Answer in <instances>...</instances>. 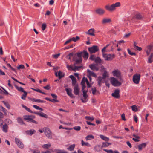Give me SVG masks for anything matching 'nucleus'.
Listing matches in <instances>:
<instances>
[{"label":"nucleus","instance_id":"obj_2","mask_svg":"<svg viewBox=\"0 0 153 153\" xmlns=\"http://www.w3.org/2000/svg\"><path fill=\"white\" fill-rule=\"evenodd\" d=\"M108 51L106 50L105 47H103L102 50V56L105 61H111L115 58V55L114 54H108L105 53Z\"/></svg>","mask_w":153,"mask_h":153},{"label":"nucleus","instance_id":"obj_36","mask_svg":"<svg viewBox=\"0 0 153 153\" xmlns=\"http://www.w3.org/2000/svg\"><path fill=\"white\" fill-rule=\"evenodd\" d=\"M75 147V144H73L71 145L68 147L67 148V150L72 151L74 150Z\"/></svg>","mask_w":153,"mask_h":153},{"label":"nucleus","instance_id":"obj_40","mask_svg":"<svg viewBox=\"0 0 153 153\" xmlns=\"http://www.w3.org/2000/svg\"><path fill=\"white\" fill-rule=\"evenodd\" d=\"M22 107L24 108L28 112H30L31 113H34V112H33L29 108H28L26 106H25L24 105L22 104Z\"/></svg>","mask_w":153,"mask_h":153},{"label":"nucleus","instance_id":"obj_34","mask_svg":"<svg viewBox=\"0 0 153 153\" xmlns=\"http://www.w3.org/2000/svg\"><path fill=\"white\" fill-rule=\"evenodd\" d=\"M51 95L52 96L53 98L52 99V100H55V101H53L54 102H59V101L57 99V96L55 94L52 93L51 94Z\"/></svg>","mask_w":153,"mask_h":153},{"label":"nucleus","instance_id":"obj_6","mask_svg":"<svg viewBox=\"0 0 153 153\" xmlns=\"http://www.w3.org/2000/svg\"><path fill=\"white\" fill-rule=\"evenodd\" d=\"M140 75L139 74H134L133 76V82L136 84H138L139 83Z\"/></svg>","mask_w":153,"mask_h":153},{"label":"nucleus","instance_id":"obj_41","mask_svg":"<svg viewBox=\"0 0 153 153\" xmlns=\"http://www.w3.org/2000/svg\"><path fill=\"white\" fill-rule=\"evenodd\" d=\"M81 144L82 146H87L88 147H91V145L89 143L85 142L82 140H81Z\"/></svg>","mask_w":153,"mask_h":153},{"label":"nucleus","instance_id":"obj_46","mask_svg":"<svg viewBox=\"0 0 153 153\" xmlns=\"http://www.w3.org/2000/svg\"><path fill=\"white\" fill-rule=\"evenodd\" d=\"M17 120L18 122L20 124H24L22 119L20 117L17 118Z\"/></svg>","mask_w":153,"mask_h":153},{"label":"nucleus","instance_id":"obj_4","mask_svg":"<svg viewBox=\"0 0 153 153\" xmlns=\"http://www.w3.org/2000/svg\"><path fill=\"white\" fill-rule=\"evenodd\" d=\"M44 132L46 137L49 139L52 138V132L50 129L47 127L44 128Z\"/></svg>","mask_w":153,"mask_h":153},{"label":"nucleus","instance_id":"obj_11","mask_svg":"<svg viewBox=\"0 0 153 153\" xmlns=\"http://www.w3.org/2000/svg\"><path fill=\"white\" fill-rule=\"evenodd\" d=\"M82 94L84 99H81V100L83 102H85L87 101V100H86V99L88 97V96L87 94V91L84 90V89H82Z\"/></svg>","mask_w":153,"mask_h":153},{"label":"nucleus","instance_id":"obj_53","mask_svg":"<svg viewBox=\"0 0 153 153\" xmlns=\"http://www.w3.org/2000/svg\"><path fill=\"white\" fill-rule=\"evenodd\" d=\"M79 39V38L78 36H76L75 38L73 37L71 38V41H73L74 42H76Z\"/></svg>","mask_w":153,"mask_h":153},{"label":"nucleus","instance_id":"obj_27","mask_svg":"<svg viewBox=\"0 0 153 153\" xmlns=\"http://www.w3.org/2000/svg\"><path fill=\"white\" fill-rule=\"evenodd\" d=\"M147 145V144L145 143H142L138 146V150L139 151L141 150L143 148H145Z\"/></svg>","mask_w":153,"mask_h":153},{"label":"nucleus","instance_id":"obj_12","mask_svg":"<svg viewBox=\"0 0 153 153\" xmlns=\"http://www.w3.org/2000/svg\"><path fill=\"white\" fill-rule=\"evenodd\" d=\"M120 91L118 89H116L114 92L112 94V96L116 98H120Z\"/></svg>","mask_w":153,"mask_h":153},{"label":"nucleus","instance_id":"obj_25","mask_svg":"<svg viewBox=\"0 0 153 153\" xmlns=\"http://www.w3.org/2000/svg\"><path fill=\"white\" fill-rule=\"evenodd\" d=\"M65 91L68 95L70 96L71 98H73L74 97V96L73 94L71 93V90L69 89L68 88L65 89Z\"/></svg>","mask_w":153,"mask_h":153},{"label":"nucleus","instance_id":"obj_15","mask_svg":"<svg viewBox=\"0 0 153 153\" xmlns=\"http://www.w3.org/2000/svg\"><path fill=\"white\" fill-rule=\"evenodd\" d=\"M133 19H135L138 20H141L143 18L142 15L140 13L137 12L133 17Z\"/></svg>","mask_w":153,"mask_h":153},{"label":"nucleus","instance_id":"obj_61","mask_svg":"<svg viewBox=\"0 0 153 153\" xmlns=\"http://www.w3.org/2000/svg\"><path fill=\"white\" fill-rule=\"evenodd\" d=\"M96 58L94 55H91L89 59L92 61H95Z\"/></svg>","mask_w":153,"mask_h":153},{"label":"nucleus","instance_id":"obj_16","mask_svg":"<svg viewBox=\"0 0 153 153\" xmlns=\"http://www.w3.org/2000/svg\"><path fill=\"white\" fill-rule=\"evenodd\" d=\"M34 114L38 115L41 117H45L46 118H48V116L45 114L44 113L42 112H34Z\"/></svg>","mask_w":153,"mask_h":153},{"label":"nucleus","instance_id":"obj_52","mask_svg":"<svg viewBox=\"0 0 153 153\" xmlns=\"http://www.w3.org/2000/svg\"><path fill=\"white\" fill-rule=\"evenodd\" d=\"M85 118L87 120H90L91 121H93L94 119L93 117H90L89 116H86L85 117Z\"/></svg>","mask_w":153,"mask_h":153},{"label":"nucleus","instance_id":"obj_57","mask_svg":"<svg viewBox=\"0 0 153 153\" xmlns=\"http://www.w3.org/2000/svg\"><path fill=\"white\" fill-rule=\"evenodd\" d=\"M82 52H80V53H77L76 57L82 59Z\"/></svg>","mask_w":153,"mask_h":153},{"label":"nucleus","instance_id":"obj_58","mask_svg":"<svg viewBox=\"0 0 153 153\" xmlns=\"http://www.w3.org/2000/svg\"><path fill=\"white\" fill-rule=\"evenodd\" d=\"M81 127L79 126H76L73 128L74 130L77 131H79L81 129Z\"/></svg>","mask_w":153,"mask_h":153},{"label":"nucleus","instance_id":"obj_19","mask_svg":"<svg viewBox=\"0 0 153 153\" xmlns=\"http://www.w3.org/2000/svg\"><path fill=\"white\" fill-rule=\"evenodd\" d=\"M55 75L56 76H58L59 79H60L61 78L64 76L65 74L60 71L58 73L57 72H56L55 73Z\"/></svg>","mask_w":153,"mask_h":153},{"label":"nucleus","instance_id":"obj_18","mask_svg":"<svg viewBox=\"0 0 153 153\" xmlns=\"http://www.w3.org/2000/svg\"><path fill=\"white\" fill-rule=\"evenodd\" d=\"M94 32V29L91 28L87 32H86V33L91 36H95Z\"/></svg>","mask_w":153,"mask_h":153},{"label":"nucleus","instance_id":"obj_48","mask_svg":"<svg viewBox=\"0 0 153 153\" xmlns=\"http://www.w3.org/2000/svg\"><path fill=\"white\" fill-rule=\"evenodd\" d=\"M27 95V92L26 91H25V92L24 93V94L22 95V96L21 97V99L24 100H25Z\"/></svg>","mask_w":153,"mask_h":153},{"label":"nucleus","instance_id":"obj_13","mask_svg":"<svg viewBox=\"0 0 153 153\" xmlns=\"http://www.w3.org/2000/svg\"><path fill=\"white\" fill-rule=\"evenodd\" d=\"M105 7L107 10L110 12H112L115 10L112 4L110 6L109 5H106L105 6Z\"/></svg>","mask_w":153,"mask_h":153},{"label":"nucleus","instance_id":"obj_32","mask_svg":"<svg viewBox=\"0 0 153 153\" xmlns=\"http://www.w3.org/2000/svg\"><path fill=\"white\" fill-rule=\"evenodd\" d=\"M51 146V144L50 143H48V144L42 145V147L43 148L47 149L50 148Z\"/></svg>","mask_w":153,"mask_h":153},{"label":"nucleus","instance_id":"obj_49","mask_svg":"<svg viewBox=\"0 0 153 153\" xmlns=\"http://www.w3.org/2000/svg\"><path fill=\"white\" fill-rule=\"evenodd\" d=\"M5 122L8 124H10L12 123V121L9 119H6L5 120Z\"/></svg>","mask_w":153,"mask_h":153},{"label":"nucleus","instance_id":"obj_7","mask_svg":"<svg viewBox=\"0 0 153 153\" xmlns=\"http://www.w3.org/2000/svg\"><path fill=\"white\" fill-rule=\"evenodd\" d=\"M88 50L91 53H92L98 51L99 49L97 46L94 45L92 47L88 48Z\"/></svg>","mask_w":153,"mask_h":153},{"label":"nucleus","instance_id":"obj_8","mask_svg":"<svg viewBox=\"0 0 153 153\" xmlns=\"http://www.w3.org/2000/svg\"><path fill=\"white\" fill-rule=\"evenodd\" d=\"M15 142L18 146L21 149H23L24 148V145L21 141L19 138H15Z\"/></svg>","mask_w":153,"mask_h":153},{"label":"nucleus","instance_id":"obj_39","mask_svg":"<svg viewBox=\"0 0 153 153\" xmlns=\"http://www.w3.org/2000/svg\"><path fill=\"white\" fill-rule=\"evenodd\" d=\"M99 136L101 139L105 141H108L109 140V138L106 136H105L102 135H100Z\"/></svg>","mask_w":153,"mask_h":153},{"label":"nucleus","instance_id":"obj_5","mask_svg":"<svg viewBox=\"0 0 153 153\" xmlns=\"http://www.w3.org/2000/svg\"><path fill=\"white\" fill-rule=\"evenodd\" d=\"M110 82L114 86H119L121 85V83L117 79L114 77H111Z\"/></svg>","mask_w":153,"mask_h":153},{"label":"nucleus","instance_id":"obj_43","mask_svg":"<svg viewBox=\"0 0 153 153\" xmlns=\"http://www.w3.org/2000/svg\"><path fill=\"white\" fill-rule=\"evenodd\" d=\"M94 138V137L93 135H87L86 137H85V139L87 141L89 140H90L91 139H93Z\"/></svg>","mask_w":153,"mask_h":153},{"label":"nucleus","instance_id":"obj_30","mask_svg":"<svg viewBox=\"0 0 153 153\" xmlns=\"http://www.w3.org/2000/svg\"><path fill=\"white\" fill-rule=\"evenodd\" d=\"M25 132L28 135H32L36 132V131L34 129H32L26 131Z\"/></svg>","mask_w":153,"mask_h":153},{"label":"nucleus","instance_id":"obj_33","mask_svg":"<svg viewBox=\"0 0 153 153\" xmlns=\"http://www.w3.org/2000/svg\"><path fill=\"white\" fill-rule=\"evenodd\" d=\"M109 76L108 73L106 70L104 71V73L102 75V77L103 79H105L107 77H108Z\"/></svg>","mask_w":153,"mask_h":153},{"label":"nucleus","instance_id":"obj_31","mask_svg":"<svg viewBox=\"0 0 153 153\" xmlns=\"http://www.w3.org/2000/svg\"><path fill=\"white\" fill-rule=\"evenodd\" d=\"M53 152L56 153H68L64 150L57 149H54Z\"/></svg>","mask_w":153,"mask_h":153},{"label":"nucleus","instance_id":"obj_3","mask_svg":"<svg viewBox=\"0 0 153 153\" xmlns=\"http://www.w3.org/2000/svg\"><path fill=\"white\" fill-rule=\"evenodd\" d=\"M35 118V116L33 115H25L24 116V119L27 122L37 124L38 123L34 120Z\"/></svg>","mask_w":153,"mask_h":153},{"label":"nucleus","instance_id":"obj_42","mask_svg":"<svg viewBox=\"0 0 153 153\" xmlns=\"http://www.w3.org/2000/svg\"><path fill=\"white\" fill-rule=\"evenodd\" d=\"M111 143L108 142H103L102 143V147H106L108 146L109 145H111Z\"/></svg>","mask_w":153,"mask_h":153},{"label":"nucleus","instance_id":"obj_45","mask_svg":"<svg viewBox=\"0 0 153 153\" xmlns=\"http://www.w3.org/2000/svg\"><path fill=\"white\" fill-rule=\"evenodd\" d=\"M114 9L115 10L116 7H119L120 6V3L119 2H117L114 4H112Z\"/></svg>","mask_w":153,"mask_h":153},{"label":"nucleus","instance_id":"obj_14","mask_svg":"<svg viewBox=\"0 0 153 153\" xmlns=\"http://www.w3.org/2000/svg\"><path fill=\"white\" fill-rule=\"evenodd\" d=\"M105 7L107 10L110 12H112L115 10L112 4L110 6L109 5H106L105 6Z\"/></svg>","mask_w":153,"mask_h":153},{"label":"nucleus","instance_id":"obj_59","mask_svg":"<svg viewBox=\"0 0 153 153\" xmlns=\"http://www.w3.org/2000/svg\"><path fill=\"white\" fill-rule=\"evenodd\" d=\"M85 82L87 84V87L88 88H90L91 87V85L90 84L87 78H85Z\"/></svg>","mask_w":153,"mask_h":153},{"label":"nucleus","instance_id":"obj_50","mask_svg":"<svg viewBox=\"0 0 153 153\" xmlns=\"http://www.w3.org/2000/svg\"><path fill=\"white\" fill-rule=\"evenodd\" d=\"M67 68L68 70H72L73 71L74 67L72 65H67Z\"/></svg>","mask_w":153,"mask_h":153},{"label":"nucleus","instance_id":"obj_9","mask_svg":"<svg viewBox=\"0 0 153 153\" xmlns=\"http://www.w3.org/2000/svg\"><path fill=\"white\" fill-rule=\"evenodd\" d=\"M112 74L113 76H116L117 78H120L121 77V73L118 69H116L113 71H112Z\"/></svg>","mask_w":153,"mask_h":153},{"label":"nucleus","instance_id":"obj_1","mask_svg":"<svg viewBox=\"0 0 153 153\" xmlns=\"http://www.w3.org/2000/svg\"><path fill=\"white\" fill-rule=\"evenodd\" d=\"M145 51L147 56L149 55L148 58L147 63H151L153 62V46L149 45L147 46L145 48Z\"/></svg>","mask_w":153,"mask_h":153},{"label":"nucleus","instance_id":"obj_38","mask_svg":"<svg viewBox=\"0 0 153 153\" xmlns=\"http://www.w3.org/2000/svg\"><path fill=\"white\" fill-rule=\"evenodd\" d=\"M15 87L19 91L21 92H23L24 93L25 91L24 90V89L22 87H19L16 85H15Z\"/></svg>","mask_w":153,"mask_h":153},{"label":"nucleus","instance_id":"obj_22","mask_svg":"<svg viewBox=\"0 0 153 153\" xmlns=\"http://www.w3.org/2000/svg\"><path fill=\"white\" fill-rule=\"evenodd\" d=\"M74 92L76 95H78L79 94V89L77 85H75L74 87Z\"/></svg>","mask_w":153,"mask_h":153},{"label":"nucleus","instance_id":"obj_21","mask_svg":"<svg viewBox=\"0 0 153 153\" xmlns=\"http://www.w3.org/2000/svg\"><path fill=\"white\" fill-rule=\"evenodd\" d=\"M139 134H137V135L135 134H133L132 136L134 137L135 138H133L132 140L135 142H138L140 141L139 139L140 137L138 136Z\"/></svg>","mask_w":153,"mask_h":153},{"label":"nucleus","instance_id":"obj_64","mask_svg":"<svg viewBox=\"0 0 153 153\" xmlns=\"http://www.w3.org/2000/svg\"><path fill=\"white\" fill-rule=\"evenodd\" d=\"M74 46H75L74 45L72 44V45H71L68 46V47H65L64 48V50H65V49H69V48H72Z\"/></svg>","mask_w":153,"mask_h":153},{"label":"nucleus","instance_id":"obj_37","mask_svg":"<svg viewBox=\"0 0 153 153\" xmlns=\"http://www.w3.org/2000/svg\"><path fill=\"white\" fill-rule=\"evenodd\" d=\"M111 21V20L110 19L104 18L102 20V23L104 24L110 22Z\"/></svg>","mask_w":153,"mask_h":153},{"label":"nucleus","instance_id":"obj_35","mask_svg":"<svg viewBox=\"0 0 153 153\" xmlns=\"http://www.w3.org/2000/svg\"><path fill=\"white\" fill-rule=\"evenodd\" d=\"M85 82V78L84 77L82 79L81 83L82 86V90L84 89L86 87Z\"/></svg>","mask_w":153,"mask_h":153},{"label":"nucleus","instance_id":"obj_26","mask_svg":"<svg viewBox=\"0 0 153 153\" xmlns=\"http://www.w3.org/2000/svg\"><path fill=\"white\" fill-rule=\"evenodd\" d=\"M82 56L85 59H87L88 57V53L86 51L84 50L82 52Z\"/></svg>","mask_w":153,"mask_h":153},{"label":"nucleus","instance_id":"obj_28","mask_svg":"<svg viewBox=\"0 0 153 153\" xmlns=\"http://www.w3.org/2000/svg\"><path fill=\"white\" fill-rule=\"evenodd\" d=\"M74 60L75 61L74 65L79 64L81 63L82 62V59L76 57L74 59Z\"/></svg>","mask_w":153,"mask_h":153},{"label":"nucleus","instance_id":"obj_63","mask_svg":"<svg viewBox=\"0 0 153 153\" xmlns=\"http://www.w3.org/2000/svg\"><path fill=\"white\" fill-rule=\"evenodd\" d=\"M128 53L131 55H135L136 54L135 53L131 52V51L129 49H128Z\"/></svg>","mask_w":153,"mask_h":153},{"label":"nucleus","instance_id":"obj_44","mask_svg":"<svg viewBox=\"0 0 153 153\" xmlns=\"http://www.w3.org/2000/svg\"><path fill=\"white\" fill-rule=\"evenodd\" d=\"M88 72L89 73V74L94 77H96L97 76L96 74L93 72L91 71L90 70L88 69L87 70Z\"/></svg>","mask_w":153,"mask_h":153},{"label":"nucleus","instance_id":"obj_51","mask_svg":"<svg viewBox=\"0 0 153 153\" xmlns=\"http://www.w3.org/2000/svg\"><path fill=\"white\" fill-rule=\"evenodd\" d=\"M82 67V66H75L74 68L73 71H75L76 70H79Z\"/></svg>","mask_w":153,"mask_h":153},{"label":"nucleus","instance_id":"obj_55","mask_svg":"<svg viewBox=\"0 0 153 153\" xmlns=\"http://www.w3.org/2000/svg\"><path fill=\"white\" fill-rule=\"evenodd\" d=\"M3 102L4 103L6 107L8 109L10 108V105L7 102H6L4 101H3Z\"/></svg>","mask_w":153,"mask_h":153},{"label":"nucleus","instance_id":"obj_62","mask_svg":"<svg viewBox=\"0 0 153 153\" xmlns=\"http://www.w3.org/2000/svg\"><path fill=\"white\" fill-rule=\"evenodd\" d=\"M73 54L72 53H70L67 56V58L69 59H70L71 57L73 56Z\"/></svg>","mask_w":153,"mask_h":153},{"label":"nucleus","instance_id":"obj_23","mask_svg":"<svg viewBox=\"0 0 153 153\" xmlns=\"http://www.w3.org/2000/svg\"><path fill=\"white\" fill-rule=\"evenodd\" d=\"M8 126L6 123L2 125V129L3 131L5 133H7L8 131Z\"/></svg>","mask_w":153,"mask_h":153},{"label":"nucleus","instance_id":"obj_17","mask_svg":"<svg viewBox=\"0 0 153 153\" xmlns=\"http://www.w3.org/2000/svg\"><path fill=\"white\" fill-rule=\"evenodd\" d=\"M116 44H115L114 42H111L109 44H107L104 47H106V49L109 46H111V51H113L114 47H115Z\"/></svg>","mask_w":153,"mask_h":153},{"label":"nucleus","instance_id":"obj_54","mask_svg":"<svg viewBox=\"0 0 153 153\" xmlns=\"http://www.w3.org/2000/svg\"><path fill=\"white\" fill-rule=\"evenodd\" d=\"M131 107L132 111H137V108L136 105H133Z\"/></svg>","mask_w":153,"mask_h":153},{"label":"nucleus","instance_id":"obj_20","mask_svg":"<svg viewBox=\"0 0 153 153\" xmlns=\"http://www.w3.org/2000/svg\"><path fill=\"white\" fill-rule=\"evenodd\" d=\"M90 68L93 71H97L98 70V68L94 64H91L89 65Z\"/></svg>","mask_w":153,"mask_h":153},{"label":"nucleus","instance_id":"obj_56","mask_svg":"<svg viewBox=\"0 0 153 153\" xmlns=\"http://www.w3.org/2000/svg\"><path fill=\"white\" fill-rule=\"evenodd\" d=\"M94 149L97 152H99L100 150V146L99 145L96 146L94 148Z\"/></svg>","mask_w":153,"mask_h":153},{"label":"nucleus","instance_id":"obj_60","mask_svg":"<svg viewBox=\"0 0 153 153\" xmlns=\"http://www.w3.org/2000/svg\"><path fill=\"white\" fill-rule=\"evenodd\" d=\"M103 150L104 151L107 152V153H114L113 151L111 149H110V150H107L106 149H103Z\"/></svg>","mask_w":153,"mask_h":153},{"label":"nucleus","instance_id":"obj_47","mask_svg":"<svg viewBox=\"0 0 153 153\" xmlns=\"http://www.w3.org/2000/svg\"><path fill=\"white\" fill-rule=\"evenodd\" d=\"M91 91H92V93L94 95L95 94L96 92L98 93V91L97 90L96 88L95 87H94L92 88Z\"/></svg>","mask_w":153,"mask_h":153},{"label":"nucleus","instance_id":"obj_24","mask_svg":"<svg viewBox=\"0 0 153 153\" xmlns=\"http://www.w3.org/2000/svg\"><path fill=\"white\" fill-rule=\"evenodd\" d=\"M94 62L96 64H97L102 63L103 62V61L99 57H97L95 58Z\"/></svg>","mask_w":153,"mask_h":153},{"label":"nucleus","instance_id":"obj_29","mask_svg":"<svg viewBox=\"0 0 153 153\" xmlns=\"http://www.w3.org/2000/svg\"><path fill=\"white\" fill-rule=\"evenodd\" d=\"M103 79L102 77L99 76L98 77V85L99 86H101L102 83L104 82V81L103 80Z\"/></svg>","mask_w":153,"mask_h":153},{"label":"nucleus","instance_id":"obj_10","mask_svg":"<svg viewBox=\"0 0 153 153\" xmlns=\"http://www.w3.org/2000/svg\"><path fill=\"white\" fill-rule=\"evenodd\" d=\"M105 11L103 9L99 8L95 10L96 13L99 15H102L105 13Z\"/></svg>","mask_w":153,"mask_h":153}]
</instances>
